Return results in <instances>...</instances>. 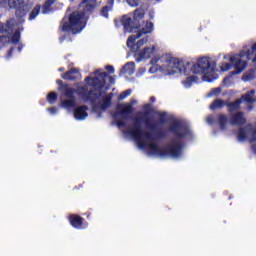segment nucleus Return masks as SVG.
I'll list each match as a JSON object with an SVG mask.
<instances>
[{"mask_svg": "<svg viewBox=\"0 0 256 256\" xmlns=\"http://www.w3.org/2000/svg\"><path fill=\"white\" fill-rule=\"evenodd\" d=\"M231 67H233V64L230 62V63H227V62H223L221 64V71H230Z\"/></svg>", "mask_w": 256, "mask_h": 256, "instance_id": "obj_36", "label": "nucleus"}, {"mask_svg": "<svg viewBox=\"0 0 256 256\" xmlns=\"http://www.w3.org/2000/svg\"><path fill=\"white\" fill-rule=\"evenodd\" d=\"M131 93H132L131 89H127L123 91L118 97L119 101H123V99H127V97L131 95Z\"/></svg>", "mask_w": 256, "mask_h": 256, "instance_id": "obj_35", "label": "nucleus"}, {"mask_svg": "<svg viewBox=\"0 0 256 256\" xmlns=\"http://www.w3.org/2000/svg\"><path fill=\"white\" fill-rule=\"evenodd\" d=\"M143 17H145V12H143V10L136 9L134 11V18L133 19H134L135 23L138 24V26H139V19H143Z\"/></svg>", "mask_w": 256, "mask_h": 256, "instance_id": "obj_29", "label": "nucleus"}, {"mask_svg": "<svg viewBox=\"0 0 256 256\" xmlns=\"http://www.w3.org/2000/svg\"><path fill=\"white\" fill-rule=\"evenodd\" d=\"M55 3V0H46L42 5V13L43 15H47L49 11H51V6Z\"/></svg>", "mask_w": 256, "mask_h": 256, "instance_id": "obj_27", "label": "nucleus"}, {"mask_svg": "<svg viewBox=\"0 0 256 256\" xmlns=\"http://www.w3.org/2000/svg\"><path fill=\"white\" fill-rule=\"evenodd\" d=\"M7 43H9V36L1 35L0 36V45L2 47H5V45H7Z\"/></svg>", "mask_w": 256, "mask_h": 256, "instance_id": "obj_38", "label": "nucleus"}, {"mask_svg": "<svg viewBox=\"0 0 256 256\" xmlns=\"http://www.w3.org/2000/svg\"><path fill=\"white\" fill-rule=\"evenodd\" d=\"M216 68L217 64L215 62H211L209 57H202L192 66V71L197 75L203 74L204 77L207 78V74L215 73Z\"/></svg>", "mask_w": 256, "mask_h": 256, "instance_id": "obj_5", "label": "nucleus"}, {"mask_svg": "<svg viewBox=\"0 0 256 256\" xmlns=\"http://www.w3.org/2000/svg\"><path fill=\"white\" fill-rule=\"evenodd\" d=\"M11 29V20H8L6 24L0 23V34L7 33Z\"/></svg>", "mask_w": 256, "mask_h": 256, "instance_id": "obj_32", "label": "nucleus"}, {"mask_svg": "<svg viewBox=\"0 0 256 256\" xmlns=\"http://www.w3.org/2000/svg\"><path fill=\"white\" fill-rule=\"evenodd\" d=\"M19 41H21V31L15 30V32L13 33V35L11 37V42L13 44H17V43H19Z\"/></svg>", "mask_w": 256, "mask_h": 256, "instance_id": "obj_31", "label": "nucleus"}, {"mask_svg": "<svg viewBox=\"0 0 256 256\" xmlns=\"http://www.w3.org/2000/svg\"><path fill=\"white\" fill-rule=\"evenodd\" d=\"M82 4L85 5L83 7V11L80 12L84 17L85 15H93V11L97 7L95 0H82Z\"/></svg>", "mask_w": 256, "mask_h": 256, "instance_id": "obj_16", "label": "nucleus"}, {"mask_svg": "<svg viewBox=\"0 0 256 256\" xmlns=\"http://www.w3.org/2000/svg\"><path fill=\"white\" fill-rule=\"evenodd\" d=\"M219 127L221 129V131H225V129H227V115L225 114H219L218 118H217Z\"/></svg>", "mask_w": 256, "mask_h": 256, "instance_id": "obj_24", "label": "nucleus"}, {"mask_svg": "<svg viewBox=\"0 0 256 256\" xmlns=\"http://www.w3.org/2000/svg\"><path fill=\"white\" fill-rule=\"evenodd\" d=\"M98 117H102V113L101 112L98 113Z\"/></svg>", "mask_w": 256, "mask_h": 256, "instance_id": "obj_55", "label": "nucleus"}, {"mask_svg": "<svg viewBox=\"0 0 256 256\" xmlns=\"http://www.w3.org/2000/svg\"><path fill=\"white\" fill-rule=\"evenodd\" d=\"M121 24L123 25L125 31H128V33L133 32L134 29H139V26L137 22H135V19L128 16L122 17Z\"/></svg>", "mask_w": 256, "mask_h": 256, "instance_id": "obj_15", "label": "nucleus"}, {"mask_svg": "<svg viewBox=\"0 0 256 256\" xmlns=\"http://www.w3.org/2000/svg\"><path fill=\"white\" fill-rule=\"evenodd\" d=\"M92 213H93V209H90L86 213H84L83 215L86 217V219H91Z\"/></svg>", "mask_w": 256, "mask_h": 256, "instance_id": "obj_42", "label": "nucleus"}, {"mask_svg": "<svg viewBox=\"0 0 256 256\" xmlns=\"http://www.w3.org/2000/svg\"><path fill=\"white\" fill-rule=\"evenodd\" d=\"M197 80V76H189L184 81H182L183 85L186 87H191L193 83Z\"/></svg>", "mask_w": 256, "mask_h": 256, "instance_id": "obj_30", "label": "nucleus"}, {"mask_svg": "<svg viewBox=\"0 0 256 256\" xmlns=\"http://www.w3.org/2000/svg\"><path fill=\"white\" fill-rule=\"evenodd\" d=\"M15 51V48L14 47H11L8 51V57H11L13 55V52Z\"/></svg>", "mask_w": 256, "mask_h": 256, "instance_id": "obj_47", "label": "nucleus"}, {"mask_svg": "<svg viewBox=\"0 0 256 256\" xmlns=\"http://www.w3.org/2000/svg\"><path fill=\"white\" fill-rule=\"evenodd\" d=\"M9 5V0H0V7H7Z\"/></svg>", "mask_w": 256, "mask_h": 256, "instance_id": "obj_43", "label": "nucleus"}, {"mask_svg": "<svg viewBox=\"0 0 256 256\" xmlns=\"http://www.w3.org/2000/svg\"><path fill=\"white\" fill-rule=\"evenodd\" d=\"M150 63H151V65H154V63H157V60L152 59V60L150 61Z\"/></svg>", "mask_w": 256, "mask_h": 256, "instance_id": "obj_53", "label": "nucleus"}, {"mask_svg": "<svg viewBox=\"0 0 256 256\" xmlns=\"http://www.w3.org/2000/svg\"><path fill=\"white\" fill-rule=\"evenodd\" d=\"M22 50H23V46H19V47H18L19 53H21Z\"/></svg>", "mask_w": 256, "mask_h": 256, "instance_id": "obj_54", "label": "nucleus"}, {"mask_svg": "<svg viewBox=\"0 0 256 256\" xmlns=\"http://www.w3.org/2000/svg\"><path fill=\"white\" fill-rule=\"evenodd\" d=\"M83 17L85 16L81 12L73 11L69 15L68 21H65V19L62 20V31H64V33L72 32L74 35L81 33V31L85 29V24H83Z\"/></svg>", "mask_w": 256, "mask_h": 256, "instance_id": "obj_4", "label": "nucleus"}, {"mask_svg": "<svg viewBox=\"0 0 256 256\" xmlns=\"http://www.w3.org/2000/svg\"><path fill=\"white\" fill-rule=\"evenodd\" d=\"M48 111H49L50 113H52V114H55V113H57V108H55V107H50V108H48Z\"/></svg>", "mask_w": 256, "mask_h": 256, "instance_id": "obj_46", "label": "nucleus"}, {"mask_svg": "<svg viewBox=\"0 0 256 256\" xmlns=\"http://www.w3.org/2000/svg\"><path fill=\"white\" fill-rule=\"evenodd\" d=\"M227 102H225L224 100L222 99H216L213 101V103L210 105V109L212 111H215V109H223V107H225V104Z\"/></svg>", "mask_w": 256, "mask_h": 256, "instance_id": "obj_25", "label": "nucleus"}, {"mask_svg": "<svg viewBox=\"0 0 256 256\" xmlns=\"http://www.w3.org/2000/svg\"><path fill=\"white\" fill-rule=\"evenodd\" d=\"M128 5H130V7H139V2L141 0H126Z\"/></svg>", "mask_w": 256, "mask_h": 256, "instance_id": "obj_40", "label": "nucleus"}, {"mask_svg": "<svg viewBox=\"0 0 256 256\" xmlns=\"http://www.w3.org/2000/svg\"><path fill=\"white\" fill-rule=\"evenodd\" d=\"M133 75L135 73V62H127L120 70L121 75Z\"/></svg>", "mask_w": 256, "mask_h": 256, "instance_id": "obj_23", "label": "nucleus"}, {"mask_svg": "<svg viewBox=\"0 0 256 256\" xmlns=\"http://www.w3.org/2000/svg\"><path fill=\"white\" fill-rule=\"evenodd\" d=\"M113 5H115V0H108L107 5L102 7L100 15L105 19H109V11L113 10Z\"/></svg>", "mask_w": 256, "mask_h": 256, "instance_id": "obj_22", "label": "nucleus"}, {"mask_svg": "<svg viewBox=\"0 0 256 256\" xmlns=\"http://www.w3.org/2000/svg\"><path fill=\"white\" fill-rule=\"evenodd\" d=\"M230 123L231 125L241 126L247 123V119H245L243 112H237L230 117Z\"/></svg>", "mask_w": 256, "mask_h": 256, "instance_id": "obj_20", "label": "nucleus"}, {"mask_svg": "<svg viewBox=\"0 0 256 256\" xmlns=\"http://www.w3.org/2000/svg\"><path fill=\"white\" fill-rule=\"evenodd\" d=\"M153 53H155L154 46L152 48L151 47L144 48L138 54H135V57H137L136 58L137 63H141V61H143V59H151V55Z\"/></svg>", "mask_w": 256, "mask_h": 256, "instance_id": "obj_17", "label": "nucleus"}, {"mask_svg": "<svg viewBox=\"0 0 256 256\" xmlns=\"http://www.w3.org/2000/svg\"><path fill=\"white\" fill-rule=\"evenodd\" d=\"M142 108L144 109V112L138 113V115H140L141 117H136L135 119H140V127H141V124L143 123L146 125L147 129H149L150 131H155V124H151V122L147 118L149 117L150 113L153 111V105H151V103H147V104H144Z\"/></svg>", "mask_w": 256, "mask_h": 256, "instance_id": "obj_9", "label": "nucleus"}, {"mask_svg": "<svg viewBox=\"0 0 256 256\" xmlns=\"http://www.w3.org/2000/svg\"><path fill=\"white\" fill-rule=\"evenodd\" d=\"M81 73L77 68H71L70 70L66 71L64 74L61 75L62 79L65 81H77L79 79Z\"/></svg>", "mask_w": 256, "mask_h": 256, "instance_id": "obj_19", "label": "nucleus"}, {"mask_svg": "<svg viewBox=\"0 0 256 256\" xmlns=\"http://www.w3.org/2000/svg\"><path fill=\"white\" fill-rule=\"evenodd\" d=\"M89 110V107L86 105L79 106L74 109V117L77 119V121H84V119H87L89 117V114L87 111Z\"/></svg>", "mask_w": 256, "mask_h": 256, "instance_id": "obj_18", "label": "nucleus"}, {"mask_svg": "<svg viewBox=\"0 0 256 256\" xmlns=\"http://www.w3.org/2000/svg\"><path fill=\"white\" fill-rule=\"evenodd\" d=\"M149 71H150V73H153V68H150Z\"/></svg>", "mask_w": 256, "mask_h": 256, "instance_id": "obj_56", "label": "nucleus"}, {"mask_svg": "<svg viewBox=\"0 0 256 256\" xmlns=\"http://www.w3.org/2000/svg\"><path fill=\"white\" fill-rule=\"evenodd\" d=\"M68 221L74 229H87L89 227V222L85 218L81 217L79 214H70L68 216Z\"/></svg>", "mask_w": 256, "mask_h": 256, "instance_id": "obj_12", "label": "nucleus"}, {"mask_svg": "<svg viewBox=\"0 0 256 256\" xmlns=\"http://www.w3.org/2000/svg\"><path fill=\"white\" fill-rule=\"evenodd\" d=\"M66 38H67L66 36L60 37V43H63V41H64Z\"/></svg>", "mask_w": 256, "mask_h": 256, "instance_id": "obj_51", "label": "nucleus"}, {"mask_svg": "<svg viewBox=\"0 0 256 256\" xmlns=\"http://www.w3.org/2000/svg\"><path fill=\"white\" fill-rule=\"evenodd\" d=\"M238 140L239 141H245L247 139V132L245 131V128H240L238 130Z\"/></svg>", "mask_w": 256, "mask_h": 256, "instance_id": "obj_34", "label": "nucleus"}, {"mask_svg": "<svg viewBox=\"0 0 256 256\" xmlns=\"http://www.w3.org/2000/svg\"><path fill=\"white\" fill-rule=\"evenodd\" d=\"M58 71H59L60 73H63V71H65V68L60 67V68L58 69Z\"/></svg>", "mask_w": 256, "mask_h": 256, "instance_id": "obj_52", "label": "nucleus"}, {"mask_svg": "<svg viewBox=\"0 0 256 256\" xmlns=\"http://www.w3.org/2000/svg\"><path fill=\"white\" fill-rule=\"evenodd\" d=\"M57 85H59L61 91L64 93V97L67 100L62 101V107L65 109H71L75 107V89L69 87V84L63 83V80H56Z\"/></svg>", "mask_w": 256, "mask_h": 256, "instance_id": "obj_7", "label": "nucleus"}, {"mask_svg": "<svg viewBox=\"0 0 256 256\" xmlns=\"http://www.w3.org/2000/svg\"><path fill=\"white\" fill-rule=\"evenodd\" d=\"M167 66L168 75H175V73H181L183 71V66H181V61L178 58L167 60Z\"/></svg>", "mask_w": 256, "mask_h": 256, "instance_id": "obj_13", "label": "nucleus"}, {"mask_svg": "<svg viewBox=\"0 0 256 256\" xmlns=\"http://www.w3.org/2000/svg\"><path fill=\"white\" fill-rule=\"evenodd\" d=\"M256 142V137L253 136L251 139H250V143H255Z\"/></svg>", "mask_w": 256, "mask_h": 256, "instance_id": "obj_49", "label": "nucleus"}, {"mask_svg": "<svg viewBox=\"0 0 256 256\" xmlns=\"http://www.w3.org/2000/svg\"><path fill=\"white\" fill-rule=\"evenodd\" d=\"M150 102H151V103H155V96H151V97H150Z\"/></svg>", "mask_w": 256, "mask_h": 256, "instance_id": "obj_50", "label": "nucleus"}, {"mask_svg": "<svg viewBox=\"0 0 256 256\" xmlns=\"http://www.w3.org/2000/svg\"><path fill=\"white\" fill-rule=\"evenodd\" d=\"M137 103V100H130V103L127 104H120L117 106V113L113 115L114 118L117 117V115H120L122 119H129V115H132L133 111H135V108L133 106Z\"/></svg>", "mask_w": 256, "mask_h": 256, "instance_id": "obj_10", "label": "nucleus"}, {"mask_svg": "<svg viewBox=\"0 0 256 256\" xmlns=\"http://www.w3.org/2000/svg\"><path fill=\"white\" fill-rule=\"evenodd\" d=\"M159 117V122L163 125L167 122V120L165 119V117H167V112H159L158 114Z\"/></svg>", "mask_w": 256, "mask_h": 256, "instance_id": "obj_37", "label": "nucleus"}, {"mask_svg": "<svg viewBox=\"0 0 256 256\" xmlns=\"http://www.w3.org/2000/svg\"><path fill=\"white\" fill-rule=\"evenodd\" d=\"M149 33H153V22H146L145 26L140 29L136 34H132L127 39V47H129L130 51L132 53H137L141 49V47L144 46L147 41H149V38L146 36L145 38H142L143 35H147ZM137 39H140L137 41ZM137 41V43H135Z\"/></svg>", "mask_w": 256, "mask_h": 256, "instance_id": "obj_3", "label": "nucleus"}, {"mask_svg": "<svg viewBox=\"0 0 256 256\" xmlns=\"http://www.w3.org/2000/svg\"><path fill=\"white\" fill-rule=\"evenodd\" d=\"M168 131L176 139H172L170 144L164 148H160L156 143H150L148 144V149L153 155H158V157H181L185 144L177 139H185L190 133L189 128L181 123V121L174 120L168 127Z\"/></svg>", "mask_w": 256, "mask_h": 256, "instance_id": "obj_1", "label": "nucleus"}, {"mask_svg": "<svg viewBox=\"0 0 256 256\" xmlns=\"http://www.w3.org/2000/svg\"><path fill=\"white\" fill-rule=\"evenodd\" d=\"M221 93V88H213L211 92L208 94V97H213V95H219Z\"/></svg>", "mask_w": 256, "mask_h": 256, "instance_id": "obj_39", "label": "nucleus"}, {"mask_svg": "<svg viewBox=\"0 0 256 256\" xmlns=\"http://www.w3.org/2000/svg\"><path fill=\"white\" fill-rule=\"evenodd\" d=\"M214 121H215V118H213V116L207 117V123H209L210 125H213Z\"/></svg>", "mask_w": 256, "mask_h": 256, "instance_id": "obj_45", "label": "nucleus"}, {"mask_svg": "<svg viewBox=\"0 0 256 256\" xmlns=\"http://www.w3.org/2000/svg\"><path fill=\"white\" fill-rule=\"evenodd\" d=\"M155 125V129L151 130V132H147L141 128V118H134V124L133 126L128 130L129 135L135 139V141L138 142L140 147H143L145 145L144 139H147L148 141H157V139H166L167 133H165L163 130H158L157 124Z\"/></svg>", "mask_w": 256, "mask_h": 256, "instance_id": "obj_2", "label": "nucleus"}, {"mask_svg": "<svg viewBox=\"0 0 256 256\" xmlns=\"http://www.w3.org/2000/svg\"><path fill=\"white\" fill-rule=\"evenodd\" d=\"M95 75L96 77H86L85 81H92L91 86L98 89L100 93H102L103 89H105V85L107 84V77H109V83L111 85L115 84V78L113 76H109L107 72H101V70H96Z\"/></svg>", "mask_w": 256, "mask_h": 256, "instance_id": "obj_6", "label": "nucleus"}, {"mask_svg": "<svg viewBox=\"0 0 256 256\" xmlns=\"http://www.w3.org/2000/svg\"><path fill=\"white\" fill-rule=\"evenodd\" d=\"M75 93L85 99L86 101H91V103H95L98 99V97H101L103 95V92H100L97 94L93 91V89L89 90V87L87 85L79 86Z\"/></svg>", "mask_w": 256, "mask_h": 256, "instance_id": "obj_8", "label": "nucleus"}, {"mask_svg": "<svg viewBox=\"0 0 256 256\" xmlns=\"http://www.w3.org/2000/svg\"><path fill=\"white\" fill-rule=\"evenodd\" d=\"M39 13H41V5L37 4L30 12L29 21H33V19H36Z\"/></svg>", "mask_w": 256, "mask_h": 256, "instance_id": "obj_28", "label": "nucleus"}, {"mask_svg": "<svg viewBox=\"0 0 256 256\" xmlns=\"http://www.w3.org/2000/svg\"><path fill=\"white\" fill-rule=\"evenodd\" d=\"M112 103H113V93L110 92L109 94L102 97V103L100 104V106L93 105L92 110L97 111V109H101L102 111H107V109H109Z\"/></svg>", "mask_w": 256, "mask_h": 256, "instance_id": "obj_14", "label": "nucleus"}, {"mask_svg": "<svg viewBox=\"0 0 256 256\" xmlns=\"http://www.w3.org/2000/svg\"><path fill=\"white\" fill-rule=\"evenodd\" d=\"M8 6L10 9H16L15 15L17 19H23L27 15V9H25V0H8Z\"/></svg>", "mask_w": 256, "mask_h": 256, "instance_id": "obj_11", "label": "nucleus"}, {"mask_svg": "<svg viewBox=\"0 0 256 256\" xmlns=\"http://www.w3.org/2000/svg\"><path fill=\"white\" fill-rule=\"evenodd\" d=\"M105 69L108 71V73L113 74L115 73V67L113 65H107Z\"/></svg>", "mask_w": 256, "mask_h": 256, "instance_id": "obj_41", "label": "nucleus"}, {"mask_svg": "<svg viewBox=\"0 0 256 256\" xmlns=\"http://www.w3.org/2000/svg\"><path fill=\"white\" fill-rule=\"evenodd\" d=\"M241 99H237L234 102H226L225 106L227 107L228 113H235V111H239L241 109Z\"/></svg>", "mask_w": 256, "mask_h": 256, "instance_id": "obj_21", "label": "nucleus"}, {"mask_svg": "<svg viewBox=\"0 0 256 256\" xmlns=\"http://www.w3.org/2000/svg\"><path fill=\"white\" fill-rule=\"evenodd\" d=\"M57 92H50L47 95V101L48 103H50V105H53V103H55V101H57Z\"/></svg>", "mask_w": 256, "mask_h": 256, "instance_id": "obj_33", "label": "nucleus"}, {"mask_svg": "<svg viewBox=\"0 0 256 256\" xmlns=\"http://www.w3.org/2000/svg\"><path fill=\"white\" fill-rule=\"evenodd\" d=\"M116 125L118 127H125L126 123L125 121H122V120H116Z\"/></svg>", "mask_w": 256, "mask_h": 256, "instance_id": "obj_44", "label": "nucleus"}, {"mask_svg": "<svg viewBox=\"0 0 256 256\" xmlns=\"http://www.w3.org/2000/svg\"><path fill=\"white\" fill-rule=\"evenodd\" d=\"M251 149H252L254 155H256V144H252Z\"/></svg>", "mask_w": 256, "mask_h": 256, "instance_id": "obj_48", "label": "nucleus"}, {"mask_svg": "<svg viewBox=\"0 0 256 256\" xmlns=\"http://www.w3.org/2000/svg\"><path fill=\"white\" fill-rule=\"evenodd\" d=\"M253 95H255V90H250L246 94L242 95L241 99L246 103H255V99H253Z\"/></svg>", "mask_w": 256, "mask_h": 256, "instance_id": "obj_26", "label": "nucleus"}]
</instances>
